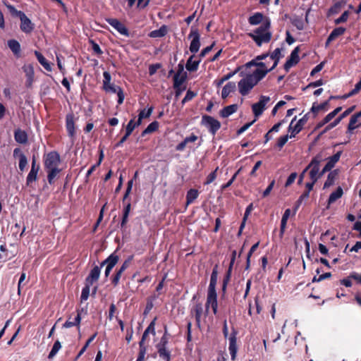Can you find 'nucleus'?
<instances>
[{
  "instance_id": "obj_1",
  "label": "nucleus",
  "mask_w": 361,
  "mask_h": 361,
  "mask_svg": "<svg viewBox=\"0 0 361 361\" xmlns=\"http://www.w3.org/2000/svg\"><path fill=\"white\" fill-rule=\"evenodd\" d=\"M270 20L266 19L264 24L252 32H250L248 35L255 41L257 46L261 47L264 43H268L271 39V32L269 31Z\"/></svg>"
},
{
  "instance_id": "obj_2",
  "label": "nucleus",
  "mask_w": 361,
  "mask_h": 361,
  "mask_svg": "<svg viewBox=\"0 0 361 361\" xmlns=\"http://www.w3.org/2000/svg\"><path fill=\"white\" fill-rule=\"evenodd\" d=\"M217 266H216L212 273L206 302L207 311H208L209 308H212L214 314H216L217 312V295L215 289L217 283Z\"/></svg>"
},
{
  "instance_id": "obj_3",
  "label": "nucleus",
  "mask_w": 361,
  "mask_h": 361,
  "mask_svg": "<svg viewBox=\"0 0 361 361\" xmlns=\"http://www.w3.org/2000/svg\"><path fill=\"white\" fill-rule=\"evenodd\" d=\"M59 164L60 157L57 152H51L47 154L44 159V166L48 171L47 177L50 183L60 171Z\"/></svg>"
},
{
  "instance_id": "obj_4",
  "label": "nucleus",
  "mask_w": 361,
  "mask_h": 361,
  "mask_svg": "<svg viewBox=\"0 0 361 361\" xmlns=\"http://www.w3.org/2000/svg\"><path fill=\"white\" fill-rule=\"evenodd\" d=\"M245 72L258 83L273 69L267 63H257L249 67L245 66Z\"/></svg>"
},
{
  "instance_id": "obj_5",
  "label": "nucleus",
  "mask_w": 361,
  "mask_h": 361,
  "mask_svg": "<svg viewBox=\"0 0 361 361\" xmlns=\"http://www.w3.org/2000/svg\"><path fill=\"white\" fill-rule=\"evenodd\" d=\"M322 160V156L317 155L306 167L307 171L310 170V178L313 182H317L324 175L322 174V171H319Z\"/></svg>"
},
{
  "instance_id": "obj_6",
  "label": "nucleus",
  "mask_w": 361,
  "mask_h": 361,
  "mask_svg": "<svg viewBox=\"0 0 361 361\" xmlns=\"http://www.w3.org/2000/svg\"><path fill=\"white\" fill-rule=\"evenodd\" d=\"M240 75L243 76V78L238 82V87L239 92L245 96L247 95L257 83L245 72H241Z\"/></svg>"
},
{
  "instance_id": "obj_7",
  "label": "nucleus",
  "mask_w": 361,
  "mask_h": 361,
  "mask_svg": "<svg viewBox=\"0 0 361 361\" xmlns=\"http://www.w3.org/2000/svg\"><path fill=\"white\" fill-rule=\"evenodd\" d=\"M270 100L269 97L262 95L260 97L258 102L252 104V109L255 118H258L262 114Z\"/></svg>"
},
{
  "instance_id": "obj_8",
  "label": "nucleus",
  "mask_w": 361,
  "mask_h": 361,
  "mask_svg": "<svg viewBox=\"0 0 361 361\" xmlns=\"http://www.w3.org/2000/svg\"><path fill=\"white\" fill-rule=\"evenodd\" d=\"M202 123L207 128L212 134H215L221 127L220 122L209 116H203Z\"/></svg>"
},
{
  "instance_id": "obj_9",
  "label": "nucleus",
  "mask_w": 361,
  "mask_h": 361,
  "mask_svg": "<svg viewBox=\"0 0 361 361\" xmlns=\"http://www.w3.org/2000/svg\"><path fill=\"white\" fill-rule=\"evenodd\" d=\"M188 37L192 39L190 45V51L192 53L197 52L200 47V35L198 31L197 30L192 29Z\"/></svg>"
},
{
  "instance_id": "obj_10",
  "label": "nucleus",
  "mask_w": 361,
  "mask_h": 361,
  "mask_svg": "<svg viewBox=\"0 0 361 361\" xmlns=\"http://www.w3.org/2000/svg\"><path fill=\"white\" fill-rule=\"evenodd\" d=\"M106 22L115 28L120 34L128 36V32L126 27L116 18H107Z\"/></svg>"
},
{
  "instance_id": "obj_11",
  "label": "nucleus",
  "mask_w": 361,
  "mask_h": 361,
  "mask_svg": "<svg viewBox=\"0 0 361 361\" xmlns=\"http://www.w3.org/2000/svg\"><path fill=\"white\" fill-rule=\"evenodd\" d=\"M341 155V152H338L334 156L330 157L327 159V163L322 170V174H324L326 172L329 171L333 169L335 164L338 161Z\"/></svg>"
},
{
  "instance_id": "obj_12",
  "label": "nucleus",
  "mask_w": 361,
  "mask_h": 361,
  "mask_svg": "<svg viewBox=\"0 0 361 361\" xmlns=\"http://www.w3.org/2000/svg\"><path fill=\"white\" fill-rule=\"evenodd\" d=\"M20 20V29L23 32L25 33H30L34 29V25L31 22V20L26 16L25 13L21 14V16L19 18Z\"/></svg>"
},
{
  "instance_id": "obj_13",
  "label": "nucleus",
  "mask_w": 361,
  "mask_h": 361,
  "mask_svg": "<svg viewBox=\"0 0 361 361\" xmlns=\"http://www.w3.org/2000/svg\"><path fill=\"white\" fill-rule=\"evenodd\" d=\"M166 338L164 336L161 339L160 343L158 345V353L159 354V356L162 357L166 361H169L170 360V354L168 350L166 349Z\"/></svg>"
},
{
  "instance_id": "obj_14",
  "label": "nucleus",
  "mask_w": 361,
  "mask_h": 361,
  "mask_svg": "<svg viewBox=\"0 0 361 361\" xmlns=\"http://www.w3.org/2000/svg\"><path fill=\"white\" fill-rule=\"evenodd\" d=\"M298 47H296L290 54V58L284 65V68L288 71L293 66L295 65L299 61Z\"/></svg>"
},
{
  "instance_id": "obj_15",
  "label": "nucleus",
  "mask_w": 361,
  "mask_h": 361,
  "mask_svg": "<svg viewBox=\"0 0 361 361\" xmlns=\"http://www.w3.org/2000/svg\"><path fill=\"white\" fill-rule=\"evenodd\" d=\"M186 74L183 72V66L179 65V71L174 75V87L178 88L185 80Z\"/></svg>"
},
{
  "instance_id": "obj_16",
  "label": "nucleus",
  "mask_w": 361,
  "mask_h": 361,
  "mask_svg": "<svg viewBox=\"0 0 361 361\" xmlns=\"http://www.w3.org/2000/svg\"><path fill=\"white\" fill-rule=\"evenodd\" d=\"M136 127V124H135L134 120H130L126 126V133H124V136L121 138L120 142H118L115 147H118L122 145V144L127 140L128 136L132 133L135 128Z\"/></svg>"
},
{
  "instance_id": "obj_17",
  "label": "nucleus",
  "mask_w": 361,
  "mask_h": 361,
  "mask_svg": "<svg viewBox=\"0 0 361 361\" xmlns=\"http://www.w3.org/2000/svg\"><path fill=\"white\" fill-rule=\"evenodd\" d=\"M296 117H295L290 122L288 126V133H290V138L295 137L302 129L298 122H295Z\"/></svg>"
},
{
  "instance_id": "obj_18",
  "label": "nucleus",
  "mask_w": 361,
  "mask_h": 361,
  "mask_svg": "<svg viewBox=\"0 0 361 361\" xmlns=\"http://www.w3.org/2000/svg\"><path fill=\"white\" fill-rule=\"evenodd\" d=\"M23 70L27 78V85L30 86L34 80L35 71L32 65L27 64L23 67Z\"/></svg>"
},
{
  "instance_id": "obj_19",
  "label": "nucleus",
  "mask_w": 361,
  "mask_h": 361,
  "mask_svg": "<svg viewBox=\"0 0 361 361\" xmlns=\"http://www.w3.org/2000/svg\"><path fill=\"white\" fill-rule=\"evenodd\" d=\"M101 267L95 266L91 270L88 277L86 279V283L92 285L94 282L97 281L99 279Z\"/></svg>"
},
{
  "instance_id": "obj_20",
  "label": "nucleus",
  "mask_w": 361,
  "mask_h": 361,
  "mask_svg": "<svg viewBox=\"0 0 361 361\" xmlns=\"http://www.w3.org/2000/svg\"><path fill=\"white\" fill-rule=\"evenodd\" d=\"M361 111L353 115L350 120L348 129L352 131L361 126Z\"/></svg>"
},
{
  "instance_id": "obj_21",
  "label": "nucleus",
  "mask_w": 361,
  "mask_h": 361,
  "mask_svg": "<svg viewBox=\"0 0 361 361\" xmlns=\"http://www.w3.org/2000/svg\"><path fill=\"white\" fill-rule=\"evenodd\" d=\"M269 56L268 54H262V55L257 56L255 59L245 64V66L249 67L250 66H253V65L257 64V63H267V65L269 66L270 60H269Z\"/></svg>"
},
{
  "instance_id": "obj_22",
  "label": "nucleus",
  "mask_w": 361,
  "mask_h": 361,
  "mask_svg": "<svg viewBox=\"0 0 361 361\" xmlns=\"http://www.w3.org/2000/svg\"><path fill=\"white\" fill-rule=\"evenodd\" d=\"M130 260L131 258H129L128 260L125 261L122 266L121 267V268L119 269V270L117 271L115 276L113 278L112 283L115 286H116L118 283L121 276L123 271L129 267Z\"/></svg>"
},
{
  "instance_id": "obj_23",
  "label": "nucleus",
  "mask_w": 361,
  "mask_h": 361,
  "mask_svg": "<svg viewBox=\"0 0 361 361\" xmlns=\"http://www.w3.org/2000/svg\"><path fill=\"white\" fill-rule=\"evenodd\" d=\"M281 57V49L280 48H276L269 57V60L272 61V65L269 66L272 69L275 68Z\"/></svg>"
},
{
  "instance_id": "obj_24",
  "label": "nucleus",
  "mask_w": 361,
  "mask_h": 361,
  "mask_svg": "<svg viewBox=\"0 0 361 361\" xmlns=\"http://www.w3.org/2000/svg\"><path fill=\"white\" fill-rule=\"evenodd\" d=\"M266 19H268V18H264V16H263L262 13L257 12L249 18L248 22L250 25H257L260 23L264 24V21Z\"/></svg>"
},
{
  "instance_id": "obj_25",
  "label": "nucleus",
  "mask_w": 361,
  "mask_h": 361,
  "mask_svg": "<svg viewBox=\"0 0 361 361\" xmlns=\"http://www.w3.org/2000/svg\"><path fill=\"white\" fill-rule=\"evenodd\" d=\"M228 350L231 354V360H235L237 355L236 338L235 335H233L229 338Z\"/></svg>"
},
{
  "instance_id": "obj_26",
  "label": "nucleus",
  "mask_w": 361,
  "mask_h": 361,
  "mask_svg": "<svg viewBox=\"0 0 361 361\" xmlns=\"http://www.w3.org/2000/svg\"><path fill=\"white\" fill-rule=\"evenodd\" d=\"M15 140L20 144H25L27 141V135L25 131L18 129L14 133Z\"/></svg>"
},
{
  "instance_id": "obj_27",
  "label": "nucleus",
  "mask_w": 361,
  "mask_h": 361,
  "mask_svg": "<svg viewBox=\"0 0 361 361\" xmlns=\"http://www.w3.org/2000/svg\"><path fill=\"white\" fill-rule=\"evenodd\" d=\"M238 108L237 104L227 106L220 111V116L223 118H227L235 113L238 110Z\"/></svg>"
},
{
  "instance_id": "obj_28",
  "label": "nucleus",
  "mask_w": 361,
  "mask_h": 361,
  "mask_svg": "<svg viewBox=\"0 0 361 361\" xmlns=\"http://www.w3.org/2000/svg\"><path fill=\"white\" fill-rule=\"evenodd\" d=\"M236 88L235 83L233 82H228L223 88L221 92L222 98H226L231 92H234Z\"/></svg>"
},
{
  "instance_id": "obj_29",
  "label": "nucleus",
  "mask_w": 361,
  "mask_h": 361,
  "mask_svg": "<svg viewBox=\"0 0 361 361\" xmlns=\"http://www.w3.org/2000/svg\"><path fill=\"white\" fill-rule=\"evenodd\" d=\"M118 262V257L114 254H111L107 259H106L102 264L101 267L106 265V267L113 269Z\"/></svg>"
},
{
  "instance_id": "obj_30",
  "label": "nucleus",
  "mask_w": 361,
  "mask_h": 361,
  "mask_svg": "<svg viewBox=\"0 0 361 361\" xmlns=\"http://www.w3.org/2000/svg\"><path fill=\"white\" fill-rule=\"evenodd\" d=\"M290 215V209H287L285 212H284V214L282 216V219H281V229H280V236L282 237L284 232H285V230H286V224H287V221L289 218Z\"/></svg>"
},
{
  "instance_id": "obj_31",
  "label": "nucleus",
  "mask_w": 361,
  "mask_h": 361,
  "mask_svg": "<svg viewBox=\"0 0 361 361\" xmlns=\"http://www.w3.org/2000/svg\"><path fill=\"white\" fill-rule=\"evenodd\" d=\"M66 128L68 133L70 136H73L75 134V127H74V121L73 116L71 114H68L66 116Z\"/></svg>"
},
{
  "instance_id": "obj_32",
  "label": "nucleus",
  "mask_w": 361,
  "mask_h": 361,
  "mask_svg": "<svg viewBox=\"0 0 361 361\" xmlns=\"http://www.w3.org/2000/svg\"><path fill=\"white\" fill-rule=\"evenodd\" d=\"M35 54L39 63L48 71H51V65L47 62L43 55L37 51H35Z\"/></svg>"
},
{
  "instance_id": "obj_33",
  "label": "nucleus",
  "mask_w": 361,
  "mask_h": 361,
  "mask_svg": "<svg viewBox=\"0 0 361 361\" xmlns=\"http://www.w3.org/2000/svg\"><path fill=\"white\" fill-rule=\"evenodd\" d=\"M200 61L193 60V56H190L188 60L185 68L189 71H195L197 70Z\"/></svg>"
},
{
  "instance_id": "obj_34",
  "label": "nucleus",
  "mask_w": 361,
  "mask_h": 361,
  "mask_svg": "<svg viewBox=\"0 0 361 361\" xmlns=\"http://www.w3.org/2000/svg\"><path fill=\"white\" fill-rule=\"evenodd\" d=\"M8 46L14 54L18 55L20 54V45L18 41L11 39L8 41Z\"/></svg>"
},
{
  "instance_id": "obj_35",
  "label": "nucleus",
  "mask_w": 361,
  "mask_h": 361,
  "mask_svg": "<svg viewBox=\"0 0 361 361\" xmlns=\"http://www.w3.org/2000/svg\"><path fill=\"white\" fill-rule=\"evenodd\" d=\"M167 33V27L166 26H162L158 30H153L150 32L149 36L151 37L157 38L161 37L166 35Z\"/></svg>"
},
{
  "instance_id": "obj_36",
  "label": "nucleus",
  "mask_w": 361,
  "mask_h": 361,
  "mask_svg": "<svg viewBox=\"0 0 361 361\" xmlns=\"http://www.w3.org/2000/svg\"><path fill=\"white\" fill-rule=\"evenodd\" d=\"M337 174L338 173L336 170L331 171L329 173L327 179L324 184V188H329L334 183Z\"/></svg>"
},
{
  "instance_id": "obj_37",
  "label": "nucleus",
  "mask_w": 361,
  "mask_h": 361,
  "mask_svg": "<svg viewBox=\"0 0 361 361\" xmlns=\"http://www.w3.org/2000/svg\"><path fill=\"white\" fill-rule=\"evenodd\" d=\"M342 195H343V190L341 188L339 187L337 188V190L335 192H332L330 195L329 200H328L329 204L334 203L338 199L341 197Z\"/></svg>"
},
{
  "instance_id": "obj_38",
  "label": "nucleus",
  "mask_w": 361,
  "mask_h": 361,
  "mask_svg": "<svg viewBox=\"0 0 361 361\" xmlns=\"http://www.w3.org/2000/svg\"><path fill=\"white\" fill-rule=\"evenodd\" d=\"M81 321V317L79 313L77 314V315L74 317L73 321L71 320V318H69L63 324V327L65 328H70L73 326L79 325Z\"/></svg>"
},
{
  "instance_id": "obj_39",
  "label": "nucleus",
  "mask_w": 361,
  "mask_h": 361,
  "mask_svg": "<svg viewBox=\"0 0 361 361\" xmlns=\"http://www.w3.org/2000/svg\"><path fill=\"white\" fill-rule=\"evenodd\" d=\"M199 195V192L195 189H190L186 195L187 204H190L194 202L195 200L197 198Z\"/></svg>"
},
{
  "instance_id": "obj_40",
  "label": "nucleus",
  "mask_w": 361,
  "mask_h": 361,
  "mask_svg": "<svg viewBox=\"0 0 361 361\" xmlns=\"http://www.w3.org/2000/svg\"><path fill=\"white\" fill-rule=\"evenodd\" d=\"M152 112V107L148 109H142L139 114L137 121L136 123L135 122V124H136V126H140L141 124L142 118L149 117L151 115Z\"/></svg>"
},
{
  "instance_id": "obj_41",
  "label": "nucleus",
  "mask_w": 361,
  "mask_h": 361,
  "mask_svg": "<svg viewBox=\"0 0 361 361\" xmlns=\"http://www.w3.org/2000/svg\"><path fill=\"white\" fill-rule=\"evenodd\" d=\"M345 32V29L342 27L335 28L329 35V41H334L338 37L342 35Z\"/></svg>"
},
{
  "instance_id": "obj_42",
  "label": "nucleus",
  "mask_w": 361,
  "mask_h": 361,
  "mask_svg": "<svg viewBox=\"0 0 361 361\" xmlns=\"http://www.w3.org/2000/svg\"><path fill=\"white\" fill-rule=\"evenodd\" d=\"M240 68H237L233 72L229 73L227 75H224L221 80H219L216 82L217 87H220L225 81L231 78L234 75H235L239 71Z\"/></svg>"
},
{
  "instance_id": "obj_43",
  "label": "nucleus",
  "mask_w": 361,
  "mask_h": 361,
  "mask_svg": "<svg viewBox=\"0 0 361 361\" xmlns=\"http://www.w3.org/2000/svg\"><path fill=\"white\" fill-rule=\"evenodd\" d=\"M61 348V343L59 341H56L53 347H52V349L51 350V352L49 353V356L48 357L49 359H51L53 358L56 355V353L59 351V350Z\"/></svg>"
},
{
  "instance_id": "obj_44",
  "label": "nucleus",
  "mask_w": 361,
  "mask_h": 361,
  "mask_svg": "<svg viewBox=\"0 0 361 361\" xmlns=\"http://www.w3.org/2000/svg\"><path fill=\"white\" fill-rule=\"evenodd\" d=\"M329 105V102H325L322 104H318V105H315L314 104L311 109L312 111V112H315V113H317L319 112V111H322V110H324V111H326L327 109V106Z\"/></svg>"
},
{
  "instance_id": "obj_45",
  "label": "nucleus",
  "mask_w": 361,
  "mask_h": 361,
  "mask_svg": "<svg viewBox=\"0 0 361 361\" xmlns=\"http://www.w3.org/2000/svg\"><path fill=\"white\" fill-rule=\"evenodd\" d=\"M90 285L91 284L86 283L85 286L82 288V293H81V297H80L82 301H85L87 300V298L90 295Z\"/></svg>"
},
{
  "instance_id": "obj_46",
  "label": "nucleus",
  "mask_w": 361,
  "mask_h": 361,
  "mask_svg": "<svg viewBox=\"0 0 361 361\" xmlns=\"http://www.w3.org/2000/svg\"><path fill=\"white\" fill-rule=\"evenodd\" d=\"M203 312V307L201 304H197L195 307V317L197 322L199 324L200 321V318L202 317Z\"/></svg>"
},
{
  "instance_id": "obj_47",
  "label": "nucleus",
  "mask_w": 361,
  "mask_h": 361,
  "mask_svg": "<svg viewBox=\"0 0 361 361\" xmlns=\"http://www.w3.org/2000/svg\"><path fill=\"white\" fill-rule=\"evenodd\" d=\"M37 173H38L37 170H34V169L30 170V171L28 173L27 177V184H30L36 180Z\"/></svg>"
},
{
  "instance_id": "obj_48",
  "label": "nucleus",
  "mask_w": 361,
  "mask_h": 361,
  "mask_svg": "<svg viewBox=\"0 0 361 361\" xmlns=\"http://www.w3.org/2000/svg\"><path fill=\"white\" fill-rule=\"evenodd\" d=\"M27 164V159L25 154H20L19 158V169L23 171Z\"/></svg>"
},
{
  "instance_id": "obj_49",
  "label": "nucleus",
  "mask_w": 361,
  "mask_h": 361,
  "mask_svg": "<svg viewBox=\"0 0 361 361\" xmlns=\"http://www.w3.org/2000/svg\"><path fill=\"white\" fill-rule=\"evenodd\" d=\"M218 170V167L212 173H210L207 177V180L205 181V184L208 185L212 183L216 178V171Z\"/></svg>"
},
{
  "instance_id": "obj_50",
  "label": "nucleus",
  "mask_w": 361,
  "mask_h": 361,
  "mask_svg": "<svg viewBox=\"0 0 361 361\" xmlns=\"http://www.w3.org/2000/svg\"><path fill=\"white\" fill-rule=\"evenodd\" d=\"M97 334H94L92 336H91L86 342L85 346L80 350V351L79 352L78 356H77V358H78L80 356H81L84 353L85 351L86 350L87 348L88 347V345H90V343L94 339V338L96 337Z\"/></svg>"
},
{
  "instance_id": "obj_51",
  "label": "nucleus",
  "mask_w": 361,
  "mask_h": 361,
  "mask_svg": "<svg viewBox=\"0 0 361 361\" xmlns=\"http://www.w3.org/2000/svg\"><path fill=\"white\" fill-rule=\"evenodd\" d=\"M6 7L8 8V9L9 10L10 13L13 15V16H18V17H20L21 16V14H23L24 13L20 11H18L17 9H16V8L11 5H6Z\"/></svg>"
},
{
  "instance_id": "obj_52",
  "label": "nucleus",
  "mask_w": 361,
  "mask_h": 361,
  "mask_svg": "<svg viewBox=\"0 0 361 361\" xmlns=\"http://www.w3.org/2000/svg\"><path fill=\"white\" fill-rule=\"evenodd\" d=\"M348 16H349V12L348 11H345L340 18H337L335 20V24L338 25V24H340L341 23H344L345 22L348 18Z\"/></svg>"
},
{
  "instance_id": "obj_53",
  "label": "nucleus",
  "mask_w": 361,
  "mask_h": 361,
  "mask_svg": "<svg viewBox=\"0 0 361 361\" xmlns=\"http://www.w3.org/2000/svg\"><path fill=\"white\" fill-rule=\"evenodd\" d=\"M289 138L290 135H283L279 137L277 143L278 147L279 148H282L284 146V145L288 142Z\"/></svg>"
},
{
  "instance_id": "obj_54",
  "label": "nucleus",
  "mask_w": 361,
  "mask_h": 361,
  "mask_svg": "<svg viewBox=\"0 0 361 361\" xmlns=\"http://www.w3.org/2000/svg\"><path fill=\"white\" fill-rule=\"evenodd\" d=\"M158 128V123L157 122H152L150 123L147 128L145 130L144 133H149L153 131H155Z\"/></svg>"
},
{
  "instance_id": "obj_55",
  "label": "nucleus",
  "mask_w": 361,
  "mask_h": 361,
  "mask_svg": "<svg viewBox=\"0 0 361 361\" xmlns=\"http://www.w3.org/2000/svg\"><path fill=\"white\" fill-rule=\"evenodd\" d=\"M298 176L297 173H292L288 178L285 186L288 187L290 186L296 179Z\"/></svg>"
},
{
  "instance_id": "obj_56",
  "label": "nucleus",
  "mask_w": 361,
  "mask_h": 361,
  "mask_svg": "<svg viewBox=\"0 0 361 361\" xmlns=\"http://www.w3.org/2000/svg\"><path fill=\"white\" fill-rule=\"evenodd\" d=\"M341 118H339L338 117L332 123H329L328 126H326V127L325 128L324 130V133H326L329 130H330L331 129L334 128V127H336L340 122H341Z\"/></svg>"
},
{
  "instance_id": "obj_57",
  "label": "nucleus",
  "mask_w": 361,
  "mask_h": 361,
  "mask_svg": "<svg viewBox=\"0 0 361 361\" xmlns=\"http://www.w3.org/2000/svg\"><path fill=\"white\" fill-rule=\"evenodd\" d=\"M196 96V94L190 90H188L186 93V95L183 98L182 103L185 104V102L191 100L192 98H194Z\"/></svg>"
},
{
  "instance_id": "obj_58",
  "label": "nucleus",
  "mask_w": 361,
  "mask_h": 361,
  "mask_svg": "<svg viewBox=\"0 0 361 361\" xmlns=\"http://www.w3.org/2000/svg\"><path fill=\"white\" fill-rule=\"evenodd\" d=\"M293 23L298 30H301L304 29L305 23L302 19H295Z\"/></svg>"
},
{
  "instance_id": "obj_59",
  "label": "nucleus",
  "mask_w": 361,
  "mask_h": 361,
  "mask_svg": "<svg viewBox=\"0 0 361 361\" xmlns=\"http://www.w3.org/2000/svg\"><path fill=\"white\" fill-rule=\"evenodd\" d=\"M324 63H325V62L322 61L319 64L313 68V70L311 71V75H314V74H316V73H319V71H321L322 70V68H324Z\"/></svg>"
},
{
  "instance_id": "obj_60",
  "label": "nucleus",
  "mask_w": 361,
  "mask_h": 361,
  "mask_svg": "<svg viewBox=\"0 0 361 361\" xmlns=\"http://www.w3.org/2000/svg\"><path fill=\"white\" fill-rule=\"evenodd\" d=\"M274 184H275V180H273L270 183L269 185L267 188V189L263 192V195H263L264 197L268 196L270 194L271 191L272 190V189H273V188L274 186Z\"/></svg>"
},
{
  "instance_id": "obj_61",
  "label": "nucleus",
  "mask_w": 361,
  "mask_h": 361,
  "mask_svg": "<svg viewBox=\"0 0 361 361\" xmlns=\"http://www.w3.org/2000/svg\"><path fill=\"white\" fill-rule=\"evenodd\" d=\"M256 121V119L252 121L250 123L245 124L243 126H242L238 130V134H242L245 131H246Z\"/></svg>"
},
{
  "instance_id": "obj_62",
  "label": "nucleus",
  "mask_w": 361,
  "mask_h": 361,
  "mask_svg": "<svg viewBox=\"0 0 361 361\" xmlns=\"http://www.w3.org/2000/svg\"><path fill=\"white\" fill-rule=\"evenodd\" d=\"M341 7V2H338V3L335 4V5L330 8L329 13L331 14L337 13L339 11Z\"/></svg>"
},
{
  "instance_id": "obj_63",
  "label": "nucleus",
  "mask_w": 361,
  "mask_h": 361,
  "mask_svg": "<svg viewBox=\"0 0 361 361\" xmlns=\"http://www.w3.org/2000/svg\"><path fill=\"white\" fill-rule=\"evenodd\" d=\"M286 104V102L284 101H280L279 102L276 106L274 107V109H272L271 111V114L273 116H275L277 113V111L278 109H279V108H281V106H284Z\"/></svg>"
},
{
  "instance_id": "obj_64",
  "label": "nucleus",
  "mask_w": 361,
  "mask_h": 361,
  "mask_svg": "<svg viewBox=\"0 0 361 361\" xmlns=\"http://www.w3.org/2000/svg\"><path fill=\"white\" fill-rule=\"evenodd\" d=\"M154 326H155V320H153L150 324L148 326V327L145 329V332L146 334H155V329H154Z\"/></svg>"
}]
</instances>
